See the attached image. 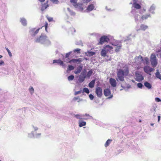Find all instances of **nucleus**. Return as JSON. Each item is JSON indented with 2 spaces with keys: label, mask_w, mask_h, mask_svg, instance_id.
Here are the masks:
<instances>
[{
  "label": "nucleus",
  "mask_w": 161,
  "mask_h": 161,
  "mask_svg": "<svg viewBox=\"0 0 161 161\" xmlns=\"http://www.w3.org/2000/svg\"><path fill=\"white\" fill-rule=\"evenodd\" d=\"M35 42L43 44L46 47L48 46L51 44V42L48 37L46 35L42 34L35 40Z\"/></svg>",
  "instance_id": "nucleus-1"
},
{
  "label": "nucleus",
  "mask_w": 161,
  "mask_h": 161,
  "mask_svg": "<svg viewBox=\"0 0 161 161\" xmlns=\"http://www.w3.org/2000/svg\"><path fill=\"white\" fill-rule=\"evenodd\" d=\"M117 75L116 80L117 81H123L124 80L125 72L123 70L119 69L117 72Z\"/></svg>",
  "instance_id": "nucleus-2"
},
{
  "label": "nucleus",
  "mask_w": 161,
  "mask_h": 161,
  "mask_svg": "<svg viewBox=\"0 0 161 161\" xmlns=\"http://www.w3.org/2000/svg\"><path fill=\"white\" fill-rule=\"evenodd\" d=\"M136 59L140 62L143 63L144 65L148 64L149 59L147 57L143 58L142 56L139 55L136 58Z\"/></svg>",
  "instance_id": "nucleus-3"
},
{
  "label": "nucleus",
  "mask_w": 161,
  "mask_h": 161,
  "mask_svg": "<svg viewBox=\"0 0 161 161\" xmlns=\"http://www.w3.org/2000/svg\"><path fill=\"white\" fill-rule=\"evenodd\" d=\"M157 108V104L154 103L152 105L150 108V113L154 117H156L157 115V114L156 113Z\"/></svg>",
  "instance_id": "nucleus-4"
},
{
  "label": "nucleus",
  "mask_w": 161,
  "mask_h": 161,
  "mask_svg": "<svg viewBox=\"0 0 161 161\" xmlns=\"http://www.w3.org/2000/svg\"><path fill=\"white\" fill-rule=\"evenodd\" d=\"M135 79L136 81L141 82L144 80V78L141 73L136 72L135 74Z\"/></svg>",
  "instance_id": "nucleus-5"
},
{
  "label": "nucleus",
  "mask_w": 161,
  "mask_h": 161,
  "mask_svg": "<svg viewBox=\"0 0 161 161\" xmlns=\"http://www.w3.org/2000/svg\"><path fill=\"white\" fill-rule=\"evenodd\" d=\"M109 41V39L108 36L105 35L103 36L100 37L99 42L98 44L99 45H102L104 42H108Z\"/></svg>",
  "instance_id": "nucleus-6"
},
{
  "label": "nucleus",
  "mask_w": 161,
  "mask_h": 161,
  "mask_svg": "<svg viewBox=\"0 0 161 161\" xmlns=\"http://www.w3.org/2000/svg\"><path fill=\"white\" fill-rule=\"evenodd\" d=\"M40 28L36 29V28H32L30 29V33L32 36H34L39 32Z\"/></svg>",
  "instance_id": "nucleus-7"
},
{
  "label": "nucleus",
  "mask_w": 161,
  "mask_h": 161,
  "mask_svg": "<svg viewBox=\"0 0 161 161\" xmlns=\"http://www.w3.org/2000/svg\"><path fill=\"white\" fill-rule=\"evenodd\" d=\"M95 93L98 97H101L103 95L102 88L100 87H97L96 89Z\"/></svg>",
  "instance_id": "nucleus-8"
},
{
  "label": "nucleus",
  "mask_w": 161,
  "mask_h": 161,
  "mask_svg": "<svg viewBox=\"0 0 161 161\" xmlns=\"http://www.w3.org/2000/svg\"><path fill=\"white\" fill-rule=\"evenodd\" d=\"M74 7L76 8L78 10L82 12L83 10V8L82 7V4L79 3H76L75 4H73Z\"/></svg>",
  "instance_id": "nucleus-9"
},
{
  "label": "nucleus",
  "mask_w": 161,
  "mask_h": 161,
  "mask_svg": "<svg viewBox=\"0 0 161 161\" xmlns=\"http://www.w3.org/2000/svg\"><path fill=\"white\" fill-rule=\"evenodd\" d=\"M57 64L62 67H64L65 64H64L63 61L60 59H54L53 60V64Z\"/></svg>",
  "instance_id": "nucleus-10"
},
{
  "label": "nucleus",
  "mask_w": 161,
  "mask_h": 161,
  "mask_svg": "<svg viewBox=\"0 0 161 161\" xmlns=\"http://www.w3.org/2000/svg\"><path fill=\"white\" fill-rule=\"evenodd\" d=\"M156 8V5L154 4H153L149 7L148 9V11L150 12L151 14H154L155 13L154 10H155Z\"/></svg>",
  "instance_id": "nucleus-11"
},
{
  "label": "nucleus",
  "mask_w": 161,
  "mask_h": 161,
  "mask_svg": "<svg viewBox=\"0 0 161 161\" xmlns=\"http://www.w3.org/2000/svg\"><path fill=\"white\" fill-rule=\"evenodd\" d=\"M109 83L111 86L113 87H115L117 86V82L113 78H110L109 79Z\"/></svg>",
  "instance_id": "nucleus-12"
},
{
  "label": "nucleus",
  "mask_w": 161,
  "mask_h": 161,
  "mask_svg": "<svg viewBox=\"0 0 161 161\" xmlns=\"http://www.w3.org/2000/svg\"><path fill=\"white\" fill-rule=\"evenodd\" d=\"M143 69L144 72L146 73H148V72H152L153 70V69L147 65L145 66Z\"/></svg>",
  "instance_id": "nucleus-13"
},
{
  "label": "nucleus",
  "mask_w": 161,
  "mask_h": 161,
  "mask_svg": "<svg viewBox=\"0 0 161 161\" xmlns=\"http://www.w3.org/2000/svg\"><path fill=\"white\" fill-rule=\"evenodd\" d=\"M134 18L135 21L136 23H138L139 21L141 22L142 21L141 17L138 14L135 15Z\"/></svg>",
  "instance_id": "nucleus-14"
},
{
  "label": "nucleus",
  "mask_w": 161,
  "mask_h": 161,
  "mask_svg": "<svg viewBox=\"0 0 161 161\" xmlns=\"http://www.w3.org/2000/svg\"><path fill=\"white\" fill-rule=\"evenodd\" d=\"M78 124L79 126L80 127H81L86 125V121L83 120H79L78 121Z\"/></svg>",
  "instance_id": "nucleus-15"
},
{
  "label": "nucleus",
  "mask_w": 161,
  "mask_h": 161,
  "mask_svg": "<svg viewBox=\"0 0 161 161\" xmlns=\"http://www.w3.org/2000/svg\"><path fill=\"white\" fill-rule=\"evenodd\" d=\"M104 94L105 96L108 97L111 94V91L108 88L105 89L103 91Z\"/></svg>",
  "instance_id": "nucleus-16"
},
{
  "label": "nucleus",
  "mask_w": 161,
  "mask_h": 161,
  "mask_svg": "<svg viewBox=\"0 0 161 161\" xmlns=\"http://www.w3.org/2000/svg\"><path fill=\"white\" fill-rule=\"evenodd\" d=\"M137 2H133L132 7L134 8L138 9L141 8V6L137 3Z\"/></svg>",
  "instance_id": "nucleus-17"
},
{
  "label": "nucleus",
  "mask_w": 161,
  "mask_h": 161,
  "mask_svg": "<svg viewBox=\"0 0 161 161\" xmlns=\"http://www.w3.org/2000/svg\"><path fill=\"white\" fill-rule=\"evenodd\" d=\"M148 28V26L147 25H145L144 24H142L140 26V29H138L137 27H136V30L137 31L140 30H142L143 31H145L146 29H147Z\"/></svg>",
  "instance_id": "nucleus-18"
},
{
  "label": "nucleus",
  "mask_w": 161,
  "mask_h": 161,
  "mask_svg": "<svg viewBox=\"0 0 161 161\" xmlns=\"http://www.w3.org/2000/svg\"><path fill=\"white\" fill-rule=\"evenodd\" d=\"M83 67L81 66H78L76 70L74 71V73L76 74H78L80 73Z\"/></svg>",
  "instance_id": "nucleus-19"
},
{
  "label": "nucleus",
  "mask_w": 161,
  "mask_h": 161,
  "mask_svg": "<svg viewBox=\"0 0 161 161\" xmlns=\"http://www.w3.org/2000/svg\"><path fill=\"white\" fill-rule=\"evenodd\" d=\"M82 60L80 58H79L78 59H73L71 60H70L69 62L70 63L72 62L73 63H80L81 62H82Z\"/></svg>",
  "instance_id": "nucleus-20"
},
{
  "label": "nucleus",
  "mask_w": 161,
  "mask_h": 161,
  "mask_svg": "<svg viewBox=\"0 0 161 161\" xmlns=\"http://www.w3.org/2000/svg\"><path fill=\"white\" fill-rule=\"evenodd\" d=\"M83 117H85L83 118L84 120H88L90 119H93V117L90 115L89 114H83Z\"/></svg>",
  "instance_id": "nucleus-21"
},
{
  "label": "nucleus",
  "mask_w": 161,
  "mask_h": 161,
  "mask_svg": "<svg viewBox=\"0 0 161 161\" xmlns=\"http://www.w3.org/2000/svg\"><path fill=\"white\" fill-rule=\"evenodd\" d=\"M20 22L22 25L24 26H26L27 25V23L26 20L24 18H21L20 19Z\"/></svg>",
  "instance_id": "nucleus-22"
},
{
  "label": "nucleus",
  "mask_w": 161,
  "mask_h": 161,
  "mask_svg": "<svg viewBox=\"0 0 161 161\" xmlns=\"http://www.w3.org/2000/svg\"><path fill=\"white\" fill-rule=\"evenodd\" d=\"M95 8L93 4H91L89 5L86 8L87 11L89 12L92 11Z\"/></svg>",
  "instance_id": "nucleus-23"
},
{
  "label": "nucleus",
  "mask_w": 161,
  "mask_h": 161,
  "mask_svg": "<svg viewBox=\"0 0 161 161\" xmlns=\"http://www.w3.org/2000/svg\"><path fill=\"white\" fill-rule=\"evenodd\" d=\"M74 117L77 119H79L80 120H84L83 119V114H74Z\"/></svg>",
  "instance_id": "nucleus-24"
},
{
  "label": "nucleus",
  "mask_w": 161,
  "mask_h": 161,
  "mask_svg": "<svg viewBox=\"0 0 161 161\" xmlns=\"http://www.w3.org/2000/svg\"><path fill=\"white\" fill-rule=\"evenodd\" d=\"M144 86L148 89L152 88V85L147 81H145L144 83Z\"/></svg>",
  "instance_id": "nucleus-25"
},
{
  "label": "nucleus",
  "mask_w": 161,
  "mask_h": 161,
  "mask_svg": "<svg viewBox=\"0 0 161 161\" xmlns=\"http://www.w3.org/2000/svg\"><path fill=\"white\" fill-rule=\"evenodd\" d=\"M96 80L94 79L91 81L89 84L88 86L91 88H93L95 85Z\"/></svg>",
  "instance_id": "nucleus-26"
},
{
  "label": "nucleus",
  "mask_w": 161,
  "mask_h": 161,
  "mask_svg": "<svg viewBox=\"0 0 161 161\" xmlns=\"http://www.w3.org/2000/svg\"><path fill=\"white\" fill-rule=\"evenodd\" d=\"M151 64L152 66L153 67H155L157 64V59H153L150 60Z\"/></svg>",
  "instance_id": "nucleus-27"
},
{
  "label": "nucleus",
  "mask_w": 161,
  "mask_h": 161,
  "mask_svg": "<svg viewBox=\"0 0 161 161\" xmlns=\"http://www.w3.org/2000/svg\"><path fill=\"white\" fill-rule=\"evenodd\" d=\"M93 73V70L92 69H90L89 71L87 72L86 74V78H89L92 75V74Z\"/></svg>",
  "instance_id": "nucleus-28"
},
{
  "label": "nucleus",
  "mask_w": 161,
  "mask_h": 161,
  "mask_svg": "<svg viewBox=\"0 0 161 161\" xmlns=\"http://www.w3.org/2000/svg\"><path fill=\"white\" fill-rule=\"evenodd\" d=\"M151 17V15L150 14H147L143 15H142L141 17L142 21V20L147 19L148 17Z\"/></svg>",
  "instance_id": "nucleus-29"
},
{
  "label": "nucleus",
  "mask_w": 161,
  "mask_h": 161,
  "mask_svg": "<svg viewBox=\"0 0 161 161\" xmlns=\"http://www.w3.org/2000/svg\"><path fill=\"white\" fill-rule=\"evenodd\" d=\"M86 78L85 76H83L81 75H80L79 76L78 80L80 83H81L85 80Z\"/></svg>",
  "instance_id": "nucleus-30"
},
{
  "label": "nucleus",
  "mask_w": 161,
  "mask_h": 161,
  "mask_svg": "<svg viewBox=\"0 0 161 161\" xmlns=\"http://www.w3.org/2000/svg\"><path fill=\"white\" fill-rule=\"evenodd\" d=\"M48 1L47 2V3H44V4L42 5V8H41V10L42 11H43L45 9H46L49 6L47 4V3Z\"/></svg>",
  "instance_id": "nucleus-31"
},
{
  "label": "nucleus",
  "mask_w": 161,
  "mask_h": 161,
  "mask_svg": "<svg viewBox=\"0 0 161 161\" xmlns=\"http://www.w3.org/2000/svg\"><path fill=\"white\" fill-rule=\"evenodd\" d=\"M107 51L104 48L102 49L101 53V56L103 57H105L107 54Z\"/></svg>",
  "instance_id": "nucleus-32"
},
{
  "label": "nucleus",
  "mask_w": 161,
  "mask_h": 161,
  "mask_svg": "<svg viewBox=\"0 0 161 161\" xmlns=\"http://www.w3.org/2000/svg\"><path fill=\"white\" fill-rule=\"evenodd\" d=\"M104 48L107 51H108L111 50L113 48L112 46L109 45H107L104 47Z\"/></svg>",
  "instance_id": "nucleus-33"
},
{
  "label": "nucleus",
  "mask_w": 161,
  "mask_h": 161,
  "mask_svg": "<svg viewBox=\"0 0 161 161\" xmlns=\"http://www.w3.org/2000/svg\"><path fill=\"white\" fill-rule=\"evenodd\" d=\"M121 45V44L120 42L118 41H115V42L112 44L113 45L116 47Z\"/></svg>",
  "instance_id": "nucleus-34"
},
{
  "label": "nucleus",
  "mask_w": 161,
  "mask_h": 161,
  "mask_svg": "<svg viewBox=\"0 0 161 161\" xmlns=\"http://www.w3.org/2000/svg\"><path fill=\"white\" fill-rule=\"evenodd\" d=\"M28 137L29 138H34V132L32 131L31 133H28Z\"/></svg>",
  "instance_id": "nucleus-35"
},
{
  "label": "nucleus",
  "mask_w": 161,
  "mask_h": 161,
  "mask_svg": "<svg viewBox=\"0 0 161 161\" xmlns=\"http://www.w3.org/2000/svg\"><path fill=\"white\" fill-rule=\"evenodd\" d=\"M156 77L161 80V75H160L158 70H157L156 73L155 74Z\"/></svg>",
  "instance_id": "nucleus-36"
},
{
  "label": "nucleus",
  "mask_w": 161,
  "mask_h": 161,
  "mask_svg": "<svg viewBox=\"0 0 161 161\" xmlns=\"http://www.w3.org/2000/svg\"><path fill=\"white\" fill-rule=\"evenodd\" d=\"M112 140L108 139L107 140V141L106 142L105 144V146L106 147H108L109 144L112 141Z\"/></svg>",
  "instance_id": "nucleus-37"
},
{
  "label": "nucleus",
  "mask_w": 161,
  "mask_h": 161,
  "mask_svg": "<svg viewBox=\"0 0 161 161\" xmlns=\"http://www.w3.org/2000/svg\"><path fill=\"white\" fill-rule=\"evenodd\" d=\"M67 10L70 13V14L72 16H74L75 15V13L72 10H71L70 9L68 8H67Z\"/></svg>",
  "instance_id": "nucleus-38"
},
{
  "label": "nucleus",
  "mask_w": 161,
  "mask_h": 161,
  "mask_svg": "<svg viewBox=\"0 0 161 161\" xmlns=\"http://www.w3.org/2000/svg\"><path fill=\"white\" fill-rule=\"evenodd\" d=\"M74 69V67L71 65H69L68 66V68L67 70V71L68 72V71H71L73 70Z\"/></svg>",
  "instance_id": "nucleus-39"
},
{
  "label": "nucleus",
  "mask_w": 161,
  "mask_h": 161,
  "mask_svg": "<svg viewBox=\"0 0 161 161\" xmlns=\"http://www.w3.org/2000/svg\"><path fill=\"white\" fill-rule=\"evenodd\" d=\"M83 92H85L87 94H89L90 92V91L88 88L85 87L83 89Z\"/></svg>",
  "instance_id": "nucleus-40"
},
{
  "label": "nucleus",
  "mask_w": 161,
  "mask_h": 161,
  "mask_svg": "<svg viewBox=\"0 0 161 161\" xmlns=\"http://www.w3.org/2000/svg\"><path fill=\"white\" fill-rule=\"evenodd\" d=\"M41 134L40 133H36L34 132V138H39L41 137Z\"/></svg>",
  "instance_id": "nucleus-41"
},
{
  "label": "nucleus",
  "mask_w": 161,
  "mask_h": 161,
  "mask_svg": "<svg viewBox=\"0 0 161 161\" xmlns=\"http://www.w3.org/2000/svg\"><path fill=\"white\" fill-rule=\"evenodd\" d=\"M74 78V76L73 75H71L69 76L68 77V79L69 81H71L73 80Z\"/></svg>",
  "instance_id": "nucleus-42"
},
{
  "label": "nucleus",
  "mask_w": 161,
  "mask_h": 161,
  "mask_svg": "<svg viewBox=\"0 0 161 161\" xmlns=\"http://www.w3.org/2000/svg\"><path fill=\"white\" fill-rule=\"evenodd\" d=\"M86 70L85 69L81 72L80 75H81L83 76H85V78H86Z\"/></svg>",
  "instance_id": "nucleus-43"
},
{
  "label": "nucleus",
  "mask_w": 161,
  "mask_h": 161,
  "mask_svg": "<svg viewBox=\"0 0 161 161\" xmlns=\"http://www.w3.org/2000/svg\"><path fill=\"white\" fill-rule=\"evenodd\" d=\"M88 53L87 55L89 56H92L95 54V52L92 51H88Z\"/></svg>",
  "instance_id": "nucleus-44"
},
{
  "label": "nucleus",
  "mask_w": 161,
  "mask_h": 161,
  "mask_svg": "<svg viewBox=\"0 0 161 161\" xmlns=\"http://www.w3.org/2000/svg\"><path fill=\"white\" fill-rule=\"evenodd\" d=\"M122 45H119V46H116V49H115V51L116 52H119V50L121 47Z\"/></svg>",
  "instance_id": "nucleus-45"
},
{
  "label": "nucleus",
  "mask_w": 161,
  "mask_h": 161,
  "mask_svg": "<svg viewBox=\"0 0 161 161\" xmlns=\"http://www.w3.org/2000/svg\"><path fill=\"white\" fill-rule=\"evenodd\" d=\"M156 57L154 54L152 53L150 56V60L156 59Z\"/></svg>",
  "instance_id": "nucleus-46"
},
{
  "label": "nucleus",
  "mask_w": 161,
  "mask_h": 161,
  "mask_svg": "<svg viewBox=\"0 0 161 161\" xmlns=\"http://www.w3.org/2000/svg\"><path fill=\"white\" fill-rule=\"evenodd\" d=\"M143 86V84L139 82L137 84V86L139 88L142 89Z\"/></svg>",
  "instance_id": "nucleus-47"
},
{
  "label": "nucleus",
  "mask_w": 161,
  "mask_h": 161,
  "mask_svg": "<svg viewBox=\"0 0 161 161\" xmlns=\"http://www.w3.org/2000/svg\"><path fill=\"white\" fill-rule=\"evenodd\" d=\"M6 50H7V51L8 54V55H9V56L10 57H11L12 56V53H11V52H10V50H9V49L7 48V47H5V48Z\"/></svg>",
  "instance_id": "nucleus-48"
},
{
  "label": "nucleus",
  "mask_w": 161,
  "mask_h": 161,
  "mask_svg": "<svg viewBox=\"0 0 161 161\" xmlns=\"http://www.w3.org/2000/svg\"><path fill=\"white\" fill-rule=\"evenodd\" d=\"M70 31L71 32V33L72 34H73L76 31V30H75V29L73 27H71V28H70Z\"/></svg>",
  "instance_id": "nucleus-49"
},
{
  "label": "nucleus",
  "mask_w": 161,
  "mask_h": 161,
  "mask_svg": "<svg viewBox=\"0 0 161 161\" xmlns=\"http://www.w3.org/2000/svg\"><path fill=\"white\" fill-rule=\"evenodd\" d=\"M29 91L31 94H32L34 92V89L31 86L29 88Z\"/></svg>",
  "instance_id": "nucleus-50"
},
{
  "label": "nucleus",
  "mask_w": 161,
  "mask_h": 161,
  "mask_svg": "<svg viewBox=\"0 0 161 161\" xmlns=\"http://www.w3.org/2000/svg\"><path fill=\"white\" fill-rule=\"evenodd\" d=\"M133 8V7H132V10H131V13L133 14H135L136 12V10L135 9V8Z\"/></svg>",
  "instance_id": "nucleus-51"
},
{
  "label": "nucleus",
  "mask_w": 161,
  "mask_h": 161,
  "mask_svg": "<svg viewBox=\"0 0 161 161\" xmlns=\"http://www.w3.org/2000/svg\"><path fill=\"white\" fill-rule=\"evenodd\" d=\"M70 2L72 3V4H75L77 3V0H70Z\"/></svg>",
  "instance_id": "nucleus-52"
},
{
  "label": "nucleus",
  "mask_w": 161,
  "mask_h": 161,
  "mask_svg": "<svg viewBox=\"0 0 161 161\" xmlns=\"http://www.w3.org/2000/svg\"><path fill=\"white\" fill-rule=\"evenodd\" d=\"M72 52H69L68 53H66L65 55V58H68L69 56L72 53Z\"/></svg>",
  "instance_id": "nucleus-53"
},
{
  "label": "nucleus",
  "mask_w": 161,
  "mask_h": 161,
  "mask_svg": "<svg viewBox=\"0 0 161 161\" xmlns=\"http://www.w3.org/2000/svg\"><path fill=\"white\" fill-rule=\"evenodd\" d=\"M146 11V9L145 8H143L142 9H141L139 11V13L140 14H142L145 12Z\"/></svg>",
  "instance_id": "nucleus-54"
},
{
  "label": "nucleus",
  "mask_w": 161,
  "mask_h": 161,
  "mask_svg": "<svg viewBox=\"0 0 161 161\" xmlns=\"http://www.w3.org/2000/svg\"><path fill=\"white\" fill-rule=\"evenodd\" d=\"M53 3L56 4H58L59 1L58 0H50Z\"/></svg>",
  "instance_id": "nucleus-55"
},
{
  "label": "nucleus",
  "mask_w": 161,
  "mask_h": 161,
  "mask_svg": "<svg viewBox=\"0 0 161 161\" xmlns=\"http://www.w3.org/2000/svg\"><path fill=\"white\" fill-rule=\"evenodd\" d=\"M130 36H131L133 37H135V34H134V35H133L132 34H130V35L129 36H128L127 37V39L126 40H130V38H129V37H130Z\"/></svg>",
  "instance_id": "nucleus-56"
},
{
  "label": "nucleus",
  "mask_w": 161,
  "mask_h": 161,
  "mask_svg": "<svg viewBox=\"0 0 161 161\" xmlns=\"http://www.w3.org/2000/svg\"><path fill=\"white\" fill-rule=\"evenodd\" d=\"M155 101L157 102H161V99L159 97H156L155 98Z\"/></svg>",
  "instance_id": "nucleus-57"
},
{
  "label": "nucleus",
  "mask_w": 161,
  "mask_h": 161,
  "mask_svg": "<svg viewBox=\"0 0 161 161\" xmlns=\"http://www.w3.org/2000/svg\"><path fill=\"white\" fill-rule=\"evenodd\" d=\"M89 97L91 100H92L94 97L93 95L92 94H90L89 95Z\"/></svg>",
  "instance_id": "nucleus-58"
},
{
  "label": "nucleus",
  "mask_w": 161,
  "mask_h": 161,
  "mask_svg": "<svg viewBox=\"0 0 161 161\" xmlns=\"http://www.w3.org/2000/svg\"><path fill=\"white\" fill-rule=\"evenodd\" d=\"M47 19L49 22H51L53 20V18L51 17H47Z\"/></svg>",
  "instance_id": "nucleus-59"
},
{
  "label": "nucleus",
  "mask_w": 161,
  "mask_h": 161,
  "mask_svg": "<svg viewBox=\"0 0 161 161\" xmlns=\"http://www.w3.org/2000/svg\"><path fill=\"white\" fill-rule=\"evenodd\" d=\"M80 49L79 48H77L74 50V52H77L78 53H80Z\"/></svg>",
  "instance_id": "nucleus-60"
},
{
  "label": "nucleus",
  "mask_w": 161,
  "mask_h": 161,
  "mask_svg": "<svg viewBox=\"0 0 161 161\" xmlns=\"http://www.w3.org/2000/svg\"><path fill=\"white\" fill-rule=\"evenodd\" d=\"M81 92V91L80 90L78 91L75 92V95H76L77 94H79Z\"/></svg>",
  "instance_id": "nucleus-61"
},
{
  "label": "nucleus",
  "mask_w": 161,
  "mask_h": 161,
  "mask_svg": "<svg viewBox=\"0 0 161 161\" xmlns=\"http://www.w3.org/2000/svg\"><path fill=\"white\" fill-rule=\"evenodd\" d=\"M32 127L33 128V129L35 131H36L38 130V128L36 126H35L34 125L32 126Z\"/></svg>",
  "instance_id": "nucleus-62"
},
{
  "label": "nucleus",
  "mask_w": 161,
  "mask_h": 161,
  "mask_svg": "<svg viewBox=\"0 0 161 161\" xmlns=\"http://www.w3.org/2000/svg\"><path fill=\"white\" fill-rule=\"evenodd\" d=\"M80 97H75L73 99V100L75 101L79 99Z\"/></svg>",
  "instance_id": "nucleus-63"
},
{
  "label": "nucleus",
  "mask_w": 161,
  "mask_h": 161,
  "mask_svg": "<svg viewBox=\"0 0 161 161\" xmlns=\"http://www.w3.org/2000/svg\"><path fill=\"white\" fill-rule=\"evenodd\" d=\"M63 60L65 62H66L67 63H68V62H69V61L70 60H69L68 59H67L66 60H65V59L64 58L63 59Z\"/></svg>",
  "instance_id": "nucleus-64"
}]
</instances>
